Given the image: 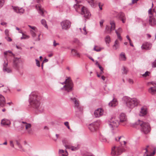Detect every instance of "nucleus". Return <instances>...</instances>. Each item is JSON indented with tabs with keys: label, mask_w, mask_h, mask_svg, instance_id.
<instances>
[{
	"label": "nucleus",
	"mask_w": 156,
	"mask_h": 156,
	"mask_svg": "<svg viewBox=\"0 0 156 156\" xmlns=\"http://www.w3.org/2000/svg\"><path fill=\"white\" fill-rule=\"evenodd\" d=\"M103 113V110L102 109L98 108L94 112V114L96 117H99L102 115Z\"/></svg>",
	"instance_id": "nucleus-13"
},
{
	"label": "nucleus",
	"mask_w": 156,
	"mask_h": 156,
	"mask_svg": "<svg viewBox=\"0 0 156 156\" xmlns=\"http://www.w3.org/2000/svg\"><path fill=\"white\" fill-rule=\"evenodd\" d=\"M8 62H4V63L3 64V69H4V68H6L7 67V66H8Z\"/></svg>",
	"instance_id": "nucleus-51"
},
{
	"label": "nucleus",
	"mask_w": 156,
	"mask_h": 156,
	"mask_svg": "<svg viewBox=\"0 0 156 156\" xmlns=\"http://www.w3.org/2000/svg\"><path fill=\"white\" fill-rule=\"evenodd\" d=\"M152 67H156V60L152 63Z\"/></svg>",
	"instance_id": "nucleus-54"
},
{
	"label": "nucleus",
	"mask_w": 156,
	"mask_h": 156,
	"mask_svg": "<svg viewBox=\"0 0 156 156\" xmlns=\"http://www.w3.org/2000/svg\"><path fill=\"white\" fill-rule=\"evenodd\" d=\"M108 124L109 127L112 130H113L117 128L119 125V122L118 120L115 119L114 117L111 118L108 122Z\"/></svg>",
	"instance_id": "nucleus-7"
},
{
	"label": "nucleus",
	"mask_w": 156,
	"mask_h": 156,
	"mask_svg": "<svg viewBox=\"0 0 156 156\" xmlns=\"http://www.w3.org/2000/svg\"><path fill=\"white\" fill-rule=\"evenodd\" d=\"M31 127V125L30 123L27 124L25 126V128L26 129H28L29 128H30Z\"/></svg>",
	"instance_id": "nucleus-42"
},
{
	"label": "nucleus",
	"mask_w": 156,
	"mask_h": 156,
	"mask_svg": "<svg viewBox=\"0 0 156 156\" xmlns=\"http://www.w3.org/2000/svg\"><path fill=\"white\" fill-rule=\"evenodd\" d=\"M4 2V0H0V7H2L3 5Z\"/></svg>",
	"instance_id": "nucleus-49"
},
{
	"label": "nucleus",
	"mask_w": 156,
	"mask_h": 156,
	"mask_svg": "<svg viewBox=\"0 0 156 156\" xmlns=\"http://www.w3.org/2000/svg\"><path fill=\"white\" fill-rule=\"evenodd\" d=\"M152 47V44L151 43L146 42L144 43L141 47L142 49L148 50L150 49Z\"/></svg>",
	"instance_id": "nucleus-14"
},
{
	"label": "nucleus",
	"mask_w": 156,
	"mask_h": 156,
	"mask_svg": "<svg viewBox=\"0 0 156 156\" xmlns=\"http://www.w3.org/2000/svg\"><path fill=\"white\" fill-rule=\"evenodd\" d=\"M120 122H126L127 121V118L126 115L124 113H121L119 116Z\"/></svg>",
	"instance_id": "nucleus-17"
},
{
	"label": "nucleus",
	"mask_w": 156,
	"mask_h": 156,
	"mask_svg": "<svg viewBox=\"0 0 156 156\" xmlns=\"http://www.w3.org/2000/svg\"><path fill=\"white\" fill-rule=\"evenodd\" d=\"M87 1L92 7L94 6L95 3H96V2L94 1V0H87Z\"/></svg>",
	"instance_id": "nucleus-31"
},
{
	"label": "nucleus",
	"mask_w": 156,
	"mask_h": 156,
	"mask_svg": "<svg viewBox=\"0 0 156 156\" xmlns=\"http://www.w3.org/2000/svg\"><path fill=\"white\" fill-rule=\"evenodd\" d=\"M71 23L68 20H65L61 22L62 28L63 30H67L69 29L71 26Z\"/></svg>",
	"instance_id": "nucleus-9"
},
{
	"label": "nucleus",
	"mask_w": 156,
	"mask_h": 156,
	"mask_svg": "<svg viewBox=\"0 0 156 156\" xmlns=\"http://www.w3.org/2000/svg\"><path fill=\"white\" fill-rule=\"evenodd\" d=\"M8 53L12 54V55L13 56H15L14 54H13L12 53V51H11L9 50V51H5L4 52V55H5V58L6 59V60L7 61V56L6 55H8Z\"/></svg>",
	"instance_id": "nucleus-28"
},
{
	"label": "nucleus",
	"mask_w": 156,
	"mask_h": 156,
	"mask_svg": "<svg viewBox=\"0 0 156 156\" xmlns=\"http://www.w3.org/2000/svg\"><path fill=\"white\" fill-rule=\"evenodd\" d=\"M115 32L117 35L118 38L120 40H122V38L120 35V34L118 33V32L117 30H115Z\"/></svg>",
	"instance_id": "nucleus-40"
},
{
	"label": "nucleus",
	"mask_w": 156,
	"mask_h": 156,
	"mask_svg": "<svg viewBox=\"0 0 156 156\" xmlns=\"http://www.w3.org/2000/svg\"><path fill=\"white\" fill-rule=\"evenodd\" d=\"M59 45L58 43H56L55 40H54L53 41V46L54 47H55L56 45Z\"/></svg>",
	"instance_id": "nucleus-56"
},
{
	"label": "nucleus",
	"mask_w": 156,
	"mask_h": 156,
	"mask_svg": "<svg viewBox=\"0 0 156 156\" xmlns=\"http://www.w3.org/2000/svg\"><path fill=\"white\" fill-rule=\"evenodd\" d=\"M137 125H140V126L141 131L144 134H147L150 131V125L147 122H144L139 120L133 125L134 127H136V126Z\"/></svg>",
	"instance_id": "nucleus-3"
},
{
	"label": "nucleus",
	"mask_w": 156,
	"mask_h": 156,
	"mask_svg": "<svg viewBox=\"0 0 156 156\" xmlns=\"http://www.w3.org/2000/svg\"><path fill=\"white\" fill-rule=\"evenodd\" d=\"M118 104V102L116 99L114 98L112 101H110L108 104L110 107H115Z\"/></svg>",
	"instance_id": "nucleus-23"
},
{
	"label": "nucleus",
	"mask_w": 156,
	"mask_h": 156,
	"mask_svg": "<svg viewBox=\"0 0 156 156\" xmlns=\"http://www.w3.org/2000/svg\"><path fill=\"white\" fill-rule=\"evenodd\" d=\"M9 30L8 29H6L5 31V33L6 36L8 37L9 36Z\"/></svg>",
	"instance_id": "nucleus-44"
},
{
	"label": "nucleus",
	"mask_w": 156,
	"mask_h": 156,
	"mask_svg": "<svg viewBox=\"0 0 156 156\" xmlns=\"http://www.w3.org/2000/svg\"><path fill=\"white\" fill-rule=\"evenodd\" d=\"M3 70V71L4 72H7V73H9L12 72L11 69L9 68H4Z\"/></svg>",
	"instance_id": "nucleus-35"
},
{
	"label": "nucleus",
	"mask_w": 156,
	"mask_h": 156,
	"mask_svg": "<svg viewBox=\"0 0 156 156\" xmlns=\"http://www.w3.org/2000/svg\"><path fill=\"white\" fill-rule=\"evenodd\" d=\"M59 153H64V151L63 150H59Z\"/></svg>",
	"instance_id": "nucleus-63"
},
{
	"label": "nucleus",
	"mask_w": 156,
	"mask_h": 156,
	"mask_svg": "<svg viewBox=\"0 0 156 156\" xmlns=\"http://www.w3.org/2000/svg\"><path fill=\"white\" fill-rule=\"evenodd\" d=\"M139 115L140 116H143L147 114V110L146 108H142L140 112Z\"/></svg>",
	"instance_id": "nucleus-26"
},
{
	"label": "nucleus",
	"mask_w": 156,
	"mask_h": 156,
	"mask_svg": "<svg viewBox=\"0 0 156 156\" xmlns=\"http://www.w3.org/2000/svg\"><path fill=\"white\" fill-rule=\"evenodd\" d=\"M138 0H132V4H134L137 3V2Z\"/></svg>",
	"instance_id": "nucleus-62"
},
{
	"label": "nucleus",
	"mask_w": 156,
	"mask_h": 156,
	"mask_svg": "<svg viewBox=\"0 0 156 156\" xmlns=\"http://www.w3.org/2000/svg\"><path fill=\"white\" fill-rule=\"evenodd\" d=\"M28 26L30 28L34 30L35 31V32H36V27H35L31 26L30 25H28Z\"/></svg>",
	"instance_id": "nucleus-46"
},
{
	"label": "nucleus",
	"mask_w": 156,
	"mask_h": 156,
	"mask_svg": "<svg viewBox=\"0 0 156 156\" xmlns=\"http://www.w3.org/2000/svg\"><path fill=\"white\" fill-rule=\"evenodd\" d=\"M98 66L100 70H101L102 71V70H103V68L100 65H98Z\"/></svg>",
	"instance_id": "nucleus-64"
},
{
	"label": "nucleus",
	"mask_w": 156,
	"mask_h": 156,
	"mask_svg": "<svg viewBox=\"0 0 156 156\" xmlns=\"http://www.w3.org/2000/svg\"><path fill=\"white\" fill-rule=\"evenodd\" d=\"M71 53L74 56H76L77 57H80V54L75 49H72L71 50Z\"/></svg>",
	"instance_id": "nucleus-25"
},
{
	"label": "nucleus",
	"mask_w": 156,
	"mask_h": 156,
	"mask_svg": "<svg viewBox=\"0 0 156 156\" xmlns=\"http://www.w3.org/2000/svg\"><path fill=\"white\" fill-rule=\"evenodd\" d=\"M121 144L119 146H114L112 148L111 154L113 156H118L121 155L122 153L125 151L124 147L122 145V143L120 142Z\"/></svg>",
	"instance_id": "nucleus-5"
},
{
	"label": "nucleus",
	"mask_w": 156,
	"mask_h": 156,
	"mask_svg": "<svg viewBox=\"0 0 156 156\" xmlns=\"http://www.w3.org/2000/svg\"><path fill=\"white\" fill-rule=\"evenodd\" d=\"M62 142L65 147H66V148H69V146L68 145H66L68 143V141L66 140V139H64L62 140Z\"/></svg>",
	"instance_id": "nucleus-30"
},
{
	"label": "nucleus",
	"mask_w": 156,
	"mask_h": 156,
	"mask_svg": "<svg viewBox=\"0 0 156 156\" xmlns=\"http://www.w3.org/2000/svg\"><path fill=\"white\" fill-rule=\"evenodd\" d=\"M15 141H16V144L18 146L19 148H20V149H22V146L20 144V143L19 142V141L18 140H15Z\"/></svg>",
	"instance_id": "nucleus-41"
},
{
	"label": "nucleus",
	"mask_w": 156,
	"mask_h": 156,
	"mask_svg": "<svg viewBox=\"0 0 156 156\" xmlns=\"http://www.w3.org/2000/svg\"><path fill=\"white\" fill-rule=\"evenodd\" d=\"M80 13L82 15H83V17L86 19H89L91 15L88 9L84 6L81 11Z\"/></svg>",
	"instance_id": "nucleus-11"
},
{
	"label": "nucleus",
	"mask_w": 156,
	"mask_h": 156,
	"mask_svg": "<svg viewBox=\"0 0 156 156\" xmlns=\"http://www.w3.org/2000/svg\"><path fill=\"white\" fill-rule=\"evenodd\" d=\"M10 144L11 147L13 148L14 147V145L12 141H10Z\"/></svg>",
	"instance_id": "nucleus-55"
},
{
	"label": "nucleus",
	"mask_w": 156,
	"mask_h": 156,
	"mask_svg": "<svg viewBox=\"0 0 156 156\" xmlns=\"http://www.w3.org/2000/svg\"><path fill=\"white\" fill-rule=\"evenodd\" d=\"M73 7L75 9L76 12L79 13L81 12V11L84 7V6L79 5L78 4L74 5Z\"/></svg>",
	"instance_id": "nucleus-18"
},
{
	"label": "nucleus",
	"mask_w": 156,
	"mask_h": 156,
	"mask_svg": "<svg viewBox=\"0 0 156 156\" xmlns=\"http://www.w3.org/2000/svg\"><path fill=\"white\" fill-rule=\"evenodd\" d=\"M110 24L111 25V30H114L115 28V23L114 21H111L110 22Z\"/></svg>",
	"instance_id": "nucleus-27"
},
{
	"label": "nucleus",
	"mask_w": 156,
	"mask_h": 156,
	"mask_svg": "<svg viewBox=\"0 0 156 156\" xmlns=\"http://www.w3.org/2000/svg\"><path fill=\"white\" fill-rule=\"evenodd\" d=\"M35 61H36V64L37 66L40 67V64L39 61L37 59H36Z\"/></svg>",
	"instance_id": "nucleus-52"
},
{
	"label": "nucleus",
	"mask_w": 156,
	"mask_h": 156,
	"mask_svg": "<svg viewBox=\"0 0 156 156\" xmlns=\"http://www.w3.org/2000/svg\"><path fill=\"white\" fill-rule=\"evenodd\" d=\"M10 124V121L6 119H3L1 122V124L2 126H9Z\"/></svg>",
	"instance_id": "nucleus-22"
},
{
	"label": "nucleus",
	"mask_w": 156,
	"mask_h": 156,
	"mask_svg": "<svg viewBox=\"0 0 156 156\" xmlns=\"http://www.w3.org/2000/svg\"><path fill=\"white\" fill-rule=\"evenodd\" d=\"M150 74V72L147 71L144 74L142 75V76L144 77H146L147 76H149Z\"/></svg>",
	"instance_id": "nucleus-38"
},
{
	"label": "nucleus",
	"mask_w": 156,
	"mask_h": 156,
	"mask_svg": "<svg viewBox=\"0 0 156 156\" xmlns=\"http://www.w3.org/2000/svg\"><path fill=\"white\" fill-rule=\"evenodd\" d=\"M124 103L128 108H133L136 106L139 103V101L136 98H131L125 96L123 98Z\"/></svg>",
	"instance_id": "nucleus-2"
},
{
	"label": "nucleus",
	"mask_w": 156,
	"mask_h": 156,
	"mask_svg": "<svg viewBox=\"0 0 156 156\" xmlns=\"http://www.w3.org/2000/svg\"><path fill=\"white\" fill-rule=\"evenodd\" d=\"M99 125V121H95L90 124L88 128L91 131L94 132L98 128Z\"/></svg>",
	"instance_id": "nucleus-10"
},
{
	"label": "nucleus",
	"mask_w": 156,
	"mask_h": 156,
	"mask_svg": "<svg viewBox=\"0 0 156 156\" xmlns=\"http://www.w3.org/2000/svg\"><path fill=\"white\" fill-rule=\"evenodd\" d=\"M105 31L108 33H110L112 30H111L110 27L107 25L105 28Z\"/></svg>",
	"instance_id": "nucleus-36"
},
{
	"label": "nucleus",
	"mask_w": 156,
	"mask_h": 156,
	"mask_svg": "<svg viewBox=\"0 0 156 156\" xmlns=\"http://www.w3.org/2000/svg\"><path fill=\"white\" fill-rule=\"evenodd\" d=\"M41 5H36V8L38 11V12L42 16H44V13L45 11L43 10V9L41 7Z\"/></svg>",
	"instance_id": "nucleus-19"
},
{
	"label": "nucleus",
	"mask_w": 156,
	"mask_h": 156,
	"mask_svg": "<svg viewBox=\"0 0 156 156\" xmlns=\"http://www.w3.org/2000/svg\"><path fill=\"white\" fill-rule=\"evenodd\" d=\"M96 46H95L94 49V50L97 51H99L101 50V49L100 48H96Z\"/></svg>",
	"instance_id": "nucleus-50"
},
{
	"label": "nucleus",
	"mask_w": 156,
	"mask_h": 156,
	"mask_svg": "<svg viewBox=\"0 0 156 156\" xmlns=\"http://www.w3.org/2000/svg\"><path fill=\"white\" fill-rule=\"evenodd\" d=\"M123 72H122L123 73L126 74H127V72H128V70L125 67H123Z\"/></svg>",
	"instance_id": "nucleus-39"
},
{
	"label": "nucleus",
	"mask_w": 156,
	"mask_h": 156,
	"mask_svg": "<svg viewBox=\"0 0 156 156\" xmlns=\"http://www.w3.org/2000/svg\"><path fill=\"white\" fill-rule=\"evenodd\" d=\"M5 105V100L4 97L0 94V107H4Z\"/></svg>",
	"instance_id": "nucleus-20"
},
{
	"label": "nucleus",
	"mask_w": 156,
	"mask_h": 156,
	"mask_svg": "<svg viewBox=\"0 0 156 156\" xmlns=\"http://www.w3.org/2000/svg\"><path fill=\"white\" fill-rule=\"evenodd\" d=\"M105 41L107 44H109L111 41L110 36L108 35L105 38Z\"/></svg>",
	"instance_id": "nucleus-32"
},
{
	"label": "nucleus",
	"mask_w": 156,
	"mask_h": 156,
	"mask_svg": "<svg viewBox=\"0 0 156 156\" xmlns=\"http://www.w3.org/2000/svg\"><path fill=\"white\" fill-rule=\"evenodd\" d=\"M30 33L33 37H34L36 36V34L35 32L33 30H30Z\"/></svg>",
	"instance_id": "nucleus-43"
},
{
	"label": "nucleus",
	"mask_w": 156,
	"mask_h": 156,
	"mask_svg": "<svg viewBox=\"0 0 156 156\" xmlns=\"http://www.w3.org/2000/svg\"><path fill=\"white\" fill-rule=\"evenodd\" d=\"M70 99L74 103V107L76 111L81 112L83 110V108L80 105L79 101L77 100L75 98H71Z\"/></svg>",
	"instance_id": "nucleus-8"
},
{
	"label": "nucleus",
	"mask_w": 156,
	"mask_h": 156,
	"mask_svg": "<svg viewBox=\"0 0 156 156\" xmlns=\"http://www.w3.org/2000/svg\"><path fill=\"white\" fill-rule=\"evenodd\" d=\"M129 82L130 83H131V84H132L133 83V80L132 79H129Z\"/></svg>",
	"instance_id": "nucleus-61"
},
{
	"label": "nucleus",
	"mask_w": 156,
	"mask_h": 156,
	"mask_svg": "<svg viewBox=\"0 0 156 156\" xmlns=\"http://www.w3.org/2000/svg\"><path fill=\"white\" fill-rule=\"evenodd\" d=\"M41 24L43 25L45 27L47 28H48V26L46 24V21L44 20H42L41 21Z\"/></svg>",
	"instance_id": "nucleus-33"
},
{
	"label": "nucleus",
	"mask_w": 156,
	"mask_h": 156,
	"mask_svg": "<svg viewBox=\"0 0 156 156\" xmlns=\"http://www.w3.org/2000/svg\"><path fill=\"white\" fill-rule=\"evenodd\" d=\"M12 7L14 11L17 13L21 14L24 12V10L23 8H19L16 7Z\"/></svg>",
	"instance_id": "nucleus-15"
},
{
	"label": "nucleus",
	"mask_w": 156,
	"mask_h": 156,
	"mask_svg": "<svg viewBox=\"0 0 156 156\" xmlns=\"http://www.w3.org/2000/svg\"><path fill=\"white\" fill-rule=\"evenodd\" d=\"M20 58H14L13 61L12 67L17 71L21 75L23 74V65L20 64Z\"/></svg>",
	"instance_id": "nucleus-4"
},
{
	"label": "nucleus",
	"mask_w": 156,
	"mask_h": 156,
	"mask_svg": "<svg viewBox=\"0 0 156 156\" xmlns=\"http://www.w3.org/2000/svg\"><path fill=\"white\" fill-rule=\"evenodd\" d=\"M120 59L122 60L125 61L126 60V58L125 56V53L123 52H122L120 54Z\"/></svg>",
	"instance_id": "nucleus-29"
},
{
	"label": "nucleus",
	"mask_w": 156,
	"mask_h": 156,
	"mask_svg": "<svg viewBox=\"0 0 156 156\" xmlns=\"http://www.w3.org/2000/svg\"><path fill=\"white\" fill-rule=\"evenodd\" d=\"M71 149L72 151H76L78 149V147H74L73 146H72L71 147Z\"/></svg>",
	"instance_id": "nucleus-48"
},
{
	"label": "nucleus",
	"mask_w": 156,
	"mask_h": 156,
	"mask_svg": "<svg viewBox=\"0 0 156 156\" xmlns=\"http://www.w3.org/2000/svg\"><path fill=\"white\" fill-rule=\"evenodd\" d=\"M62 84H65L63 87L61 88V90H64L68 92H70L73 90V83L70 77H68L65 81L61 83Z\"/></svg>",
	"instance_id": "nucleus-6"
},
{
	"label": "nucleus",
	"mask_w": 156,
	"mask_h": 156,
	"mask_svg": "<svg viewBox=\"0 0 156 156\" xmlns=\"http://www.w3.org/2000/svg\"><path fill=\"white\" fill-rule=\"evenodd\" d=\"M150 83L153 86L148 89V92L152 95H156V83L151 82Z\"/></svg>",
	"instance_id": "nucleus-12"
},
{
	"label": "nucleus",
	"mask_w": 156,
	"mask_h": 156,
	"mask_svg": "<svg viewBox=\"0 0 156 156\" xmlns=\"http://www.w3.org/2000/svg\"><path fill=\"white\" fill-rule=\"evenodd\" d=\"M83 30L84 31V34L85 35L87 34V33L86 31V27L85 26L83 28Z\"/></svg>",
	"instance_id": "nucleus-57"
},
{
	"label": "nucleus",
	"mask_w": 156,
	"mask_h": 156,
	"mask_svg": "<svg viewBox=\"0 0 156 156\" xmlns=\"http://www.w3.org/2000/svg\"><path fill=\"white\" fill-rule=\"evenodd\" d=\"M119 42L116 40L113 46V49L116 50L119 47Z\"/></svg>",
	"instance_id": "nucleus-24"
},
{
	"label": "nucleus",
	"mask_w": 156,
	"mask_h": 156,
	"mask_svg": "<svg viewBox=\"0 0 156 156\" xmlns=\"http://www.w3.org/2000/svg\"><path fill=\"white\" fill-rule=\"evenodd\" d=\"M64 125L66 126L67 128L69 129H70V127L69 126V123L68 122H64Z\"/></svg>",
	"instance_id": "nucleus-47"
},
{
	"label": "nucleus",
	"mask_w": 156,
	"mask_h": 156,
	"mask_svg": "<svg viewBox=\"0 0 156 156\" xmlns=\"http://www.w3.org/2000/svg\"><path fill=\"white\" fill-rule=\"evenodd\" d=\"M117 31L118 32V33H119L122 32V30L121 28H119L118 29Z\"/></svg>",
	"instance_id": "nucleus-60"
},
{
	"label": "nucleus",
	"mask_w": 156,
	"mask_h": 156,
	"mask_svg": "<svg viewBox=\"0 0 156 156\" xmlns=\"http://www.w3.org/2000/svg\"><path fill=\"white\" fill-rule=\"evenodd\" d=\"M152 8H150L148 10V13L149 15H151L150 16H153V13H152Z\"/></svg>",
	"instance_id": "nucleus-53"
},
{
	"label": "nucleus",
	"mask_w": 156,
	"mask_h": 156,
	"mask_svg": "<svg viewBox=\"0 0 156 156\" xmlns=\"http://www.w3.org/2000/svg\"><path fill=\"white\" fill-rule=\"evenodd\" d=\"M104 22V20H101L100 22V26L102 27L103 26V23Z\"/></svg>",
	"instance_id": "nucleus-59"
},
{
	"label": "nucleus",
	"mask_w": 156,
	"mask_h": 156,
	"mask_svg": "<svg viewBox=\"0 0 156 156\" xmlns=\"http://www.w3.org/2000/svg\"><path fill=\"white\" fill-rule=\"evenodd\" d=\"M100 139L101 142H106L107 141L106 138L103 136L101 135L100 137Z\"/></svg>",
	"instance_id": "nucleus-34"
},
{
	"label": "nucleus",
	"mask_w": 156,
	"mask_h": 156,
	"mask_svg": "<svg viewBox=\"0 0 156 156\" xmlns=\"http://www.w3.org/2000/svg\"><path fill=\"white\" fill-rule=\"evenodd\" d=\"M9 90V89L8 87L6 86L5 87L4 89L3 90V91L4 92H6Z\"/></svg>",
	"instance_id": "nucleus-45"
},
{
	"label": "nucleus",
	"mask_w": 156,
	"mask_h": 156,
	"mask_svg": "<svg viewBox=\"0 0 156 156\" xmlns=\"http://www.w3.org/2000/svg\"><path fill=\"white\" fill-rule=\"evenodd\" d=\"M149 23L151 26H154L156 24V19L153 16H149Z\"/></svg>",
	"instance_id": "nucleus-21"
},
{
	"label": "nucleus",
	"mask_w": 156,
	"mask_h": 156,
	"mask_svg": "<svg viewBox=\"0 0 156 156\" xmlns=\"http://www.w3.org/2000/svg\"><path fill=\"white\" fill-rule=\"evenodd\" d=\"M68 155L67 151H66L64 154H62V156H67Z\"/></svg>",
	"instance_id": "nucleus-58"
},
{
	"label": "nucleus",
	"mask_w": 156,
	"mask_h": 156,
	"mask_svg": "<svg viewBox=\"0 0 156 156\" xmlns=\"http://www.w3.org/2000/svg\"><path fill=\"white\" fill-rule=\"evenodd\" d=\"M144 149L146 150V151L145 152L144 156H151V154H149V153L147 149L145 148Z\"/></svg>",
	"instance_id": "nucleus-37"
},
{
	"label": "nucleus",
	"mask_w": 156,
	"mask_h": 156,
	"mask_svg": "<svg viewBox=\"0 0 156 156\" xmlns=\"http://www.w3.org/2000/svg\"><path fill=\"white\" fill-rule=\"evenodd\" d=\"M119 19L121 20L122 23H124L126 22V18L124 13L122 12H120L118 15Z\"/></svg>",
	"instance_id": "nucleus-16"
},
{
	"label": "nucleus",
	"mask_w": 156,
	"mask_h": 156,
	"mask_svg": "<svg viewBox=\"0 0 156 156\" xmlns=\"http://www.w3.org/2000/svg\"><path fill=\"white\" fill-rule=\"evenodd\" d=\"M41 98L37 95L36 93L32 92L29 95V101L30 105L40 113L44 111V108L41 105Z\"/></svg>",
	"instance_id": "nucleus-1"
}]
</instances>
